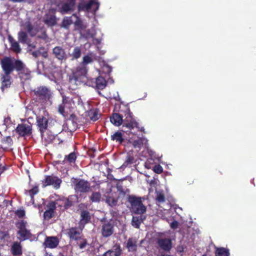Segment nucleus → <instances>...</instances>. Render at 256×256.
Segmentation results:
<instances>
[{
	"label": "nucleus",
	"instance_id": "f257e3e1",
	"mask_svg": "<svg viewBox=\"0 0 256 256\" xmlns=\"http://www.w3.org/2000/svg\"><path fill=\"white\" fill-rule=\"evenodd\" d=\"M0 66L3 74L0 76L1 88L2 90L10 88L12 82L11 76L16 71L20 79L26 80L30 75V72L26 65L20 60L10 56H4L0 60Z\"/></svg>",
	"mask_w": 256,
	"mask_h": 256
},
{
	"label": "nucleus",
	"instance_id": "f03ea898",
	"mask_svg": "<svg viewBox=\"0 0 256 256\" xmlns=\"http://www.w3.org/2000/svg\"><path fill=\"white\" fill-rule=\"evenodd\" d=\"M118 113H114L110 117V122L115 126H118L123 124L124 132H130L134 128H138V123L133 118L128 104H120Z\"/></svg>",
	"mask_w": 256,
	"mask_h": 256
},
{
	"label": "nucleus",
	"instance_id": "7ed1b4c3",
	"mask_svg": "<svg viewBox=\"0 0 256 256\" xmlns=\"http://www.w3.org/2000/svg\"><path fill=\"white\" fill-rule=\"evenodd\" d=\"M128 202L130 204L131 212L135 214H142L146 212V208L142 204V198L136 197L134 195H129Z\"/></svg>",
	"mask_w": 256,
	"mask_h": 256
},
{
	"label": "nucleus",
	"instance_id": "20e7f679",
	"mask_svg": "<svg viewBox=\"0 0 256 256\" xmlns=\"http://www.w3.org/2000/svg\"><path fill=\"white\" fill-rule=\"evenodd\" d=\"M43 114H38L36 116V126L40 133L46 132L48 128L49 124L53 121L52 119L49 118L48 113L43 110Z\"/></svg>",
	"mask_w": 256,
	"mask_h": 256
},
{
	"label": "nucleus",
	"instance_id": "39448f33",
	"mask_svg": "<svg viewBox=\"0 0 256 256\" xmlns=\"http://www.w3.org/2000/svg\"><path fill=\"white\" fill-rule=\"evenodd\" d=\"M33 92L36 98L43 102L49 100L52 97L50 90L46 86H38Z\"/></svg>",
	"mask_w": 256,
	"mask_h": 256
},
{
	"label": "nucleus",
	"instance_id": "423d86ee",
	"mask_svg": "<svg viewBox=\"0 0 256 256\" xmlns=\"http://www.w3.org/2000/svg\"><path fill=\"white\" fill-rule=\"evenodd\" d=\"M72 182L74 185V189L77 193H85L90 190V184L84 179L73 178Z\"/></svg>",
	"mask_w": 256,
	"mask_h": 256
},
{
	"label": "nucleus",
	"instance_id": "0eeeda50",
	"mask_svg": "<svg viewBox=\"0 0 256 256\" xmlns=\"http://www.w3.org/2000/svg\"><path fill=\"white\" fill-rule=\"evenodd\" d=\"M32 125L30 122L24 120L23 123L18 125L16 132L20 136H28L32 134Z\"/></svg>",
	"mask_w": 256,
	"mask_h": 256
},
{
	"label": "nucleus",
	"instance_id": "6e6552de",
	"mask_svg": "<svg viewBox=\"0 0 256 256\" xmlns=\"http://www.w3.org/2000/svg\"><path fill=\"white\" fill-rule=\"evenodd\" d=\"M52 53L54 57L62 63L65 62L68 58V54L66 50L61 46H56L54 48Z\"/></svg>",
	"mask_w": 256,
	"mask_h": 256
},
{
	"label": "nucleus",
	"instance_id": "1a4fd4ad",
	"mask_svg": "<svg viewBox=\"0 0 256 256\" xmlns=\"http://www.w3.org/2000/svg\"><path fill=\"white\" fill-rule=\"evenodd\" d=\"M62 182L61 179L58 176H46L45 179L42 181V187L52 185L55 188L58 189L60 188Z\"/></svg>",
	"mask_w": 256,
	"mask_h": 256
},
{
	"label": "nucleus",
	"instance_id": "9d476101",
	"mask_svg": "<svg viewBox=\"0 0 256 256\" xmlns=\"http://www.w3.org/2000/svg\"><path fill=\"white\" fill-rule=\"evenodd\" d=\"M41 137L44 141L47 144L54 143V144H60L63 142L62 140L60 141L58 136H54L48 132H44V133H40Z\"/></svg>",
	"mask_w": 256,
	"mask_h": 256
},
{
	"label": "nucleus",
	"instance_id": "9b49d317",
	"mask_svg": "<svg viewBox=\"0 0 256 256\" xmlns=\"http://www.w3.org/2000/svg\"><path fill=\"white\" fill-rule=\"evenodd\" d=\"M156 244L158 248L165 252H169L172 248V241L168 238H158L156 240Z\"/></svg>",
	"mask_w": 256,
	"mask_h": 256
},
{
	"label": "nucleus",
	"instance_id": "f8f14e48",
	"mask_svg": "<svg viewBox=\"0 0 256 256\" xmlns=\"http://www.w3.org/2000/svg\"><path fill=\"white\" fill-rule=\"evenodd\" d=\"M114 232V226L110 222L103 224L102 228V235L104 238L110 236Z\"/></svg>",
	"mask_w": 256,
	"mask_h": 256
},
{
	"label": "nucleus",
	"instance_id": "ddd939ff",
	"mask_svg": "<svg viewBox=\"0 0 256 256\" xmlns=\"http://www.w3.org/2000/svg\"><path fill=\"white\" fill-rule=\"evenodd\" d=\"M138 240L135 237L129 238L125 243L126 248L128 252H136L138 250Z\"/></svg>",
	"mask_w": 256,
	"mask_h": 256
},
{
	"label": "nucleus",
	"instance_id": "4468645a",
	"mask_svg": "<svg viewBox=\"0 0 256 256\" xmlns=\"http://www.w3.org/2000/svg\"><path fill=\"white\" fill-rule=\"evenodd\" d=\"M67 235L70 240H78L81 238L82 229L77 227H72L67 230Z\"/></svg>",
	"mask_w": 256,
	"mask_h": 256
},
{
	"label": "nucleus",
	"instance_id": "2eb2a0df",
	"mask_svg": "<svg viewBox=\"0 0 256 256\" xmlns=\"http://www.w3.org/2000/svg\"><path fill=\"white\" fill-rule=\"evenodd\" d=\"M99 3L96 0H90L88 2H80L78 4V11H88L93 5L96 6V10H98Z\"/></svg>",
	"mask_w": 256,
	"mask_h": 256
},
{
	"label": "nucleus",
	"instance_id": "dca6fc26",
	"mask_svg": "<svg viewBox=\"0 0 256 256\" xmlns=\"http://www.w3.org/2000/svg\"><path fill=\"white\" fill-rule=\"evenodd\" d=\"M59 240L56 236H46L43 244L45 248H54L58 245Z\"/></svg>",
	"mask_w": 256,
	"mask_h": 256
},
{
	"label": "nucleus",
	"instance_id": "f3484780",
	"mask_svg": "<svg viewBox=\"0 0 256 256\" xmlns=\"http://www.w3.org/2000/svg\"><path fill=\"white\" fill-rule=\"evenodd\" d=\"M72 196H70L68 198H64L56 200L57 206L60 208L63 207L64 210L68 209L74 206V202L72 200Z\"/></svg>",
	"mask_w": 256,
	"mask_h": 256
},
{
	"label": "nucleus",
	"instance_id": "a211bd4d",
	"mask_svg": "<svg viewBox=\"0 0 256 256\" xmlns=\"http://www.w3.org/2000/svg\"><path fill=\"white\" fill-rule=\"evenodd\" d=\"M18 228L19 230L18 232V234L22 238V240L28 238L30 235V232L26 228L24 221H22L20 224Z\"/></svg>",
	"mask_w": 256,
	"mask_h": 256
},
{
	"label": "nucleus",
	"instance_id": "6ab92c4d",
	"mask_svg": "<svg viewBox=\"0 0 256 256\" xmlns=\"http://www.w3.org/2000/svg\"><path fill=\"white\" fill-rule=\"evenodd\" d=\"M122 249L120 245H116L110 250L105 252L102 256H120Z\"/></svg>",
	"mask_w": 256,
	"mask_h": 256
},
{
	"label": "nucleus",
	"instance_id": "aec40b11",
	"mask_svg": "<svg viewBox=\"0 0 256 256\" xmlns=\"http://www.w3.org/2000/svg\"><path fill=\"white\" fill-rule=\"evenodd\" d=\"M80 217V225H84L90 222L91 218L90 212L86 210H83L81 211Z\"/></svg>",
	"mask_w": 256,
	"mask_h": 256
},
{
	"label": "nucleus",
	"instance_id": "412c9836",
	"mask_svg": "<svg viewBox=\"0 0 256 256\" xmlns=\"http://www.w3.org/2000/svg\"><path fill=\"white\" fill-rule=\"evenodd\" d=\"M11 252L14 256L22 255V250L20 243L18 242H14L11 248Z\"/></svg>",
	"mask_w": 256,
	"mask_h": 256
},
{
	"label": "nucleus",
	"instance_id": "4be33fe9",
	"mask_svg": "<svg viewBox=\"0 0 256 256\" xmlns=\"http://www.w3.org/2000/svg\"><path fill=\"white\" fill-rule=\"evenodd\" d=\"M44 22L48 26H53L56 24V18L54 14H46Z\"/></svg>",
	"mask_w": 256,
	"mask_h": 256
},
{
	"label": "nucleus",
	"instance_id": "5701e85b",
	"mask_svg": "<svg viewBox=\"0 0 256 256\" xmlns=\"http://www.w3.org/2000/svg\"><path fill=\"white\" fill-rule=\"evenodd\" d=\"M88 116L91 120L96 121L100 117V110L98 108H92L88 112Z\"/></svg>",
	"mask_w": 256,
	"mask_h": 256
},
{
	"label": "nucleus",
	"instance_id": "b1692460",
	"mask_svg": "<svg viewBox=\"0 0 256 256\" xmlns=\"http://www.w3.org/2000/svg\"><path fill=\"white\" fill-rule=\"evenodd\" d=\"M74 6L68 2H65L62 5L59 12L62 14L68 13L74 10Z\"/></svg>",
	"mask_w": 256,
	"mask_h": 256
},
{
	"label": "nucleus",
	"instance_id": "393cba45",
	"mask_svg": "<svg viewBox=\"0 0 256 256\" xmlns=\"http://www.w3.org/2000/svg\"><path fill=\"white\" fill-rule=\"evenodd\" d=\"M106 82L102 76H98L96 80V87L98 89L103 90L106 86Z\"/></svg>",
	"mask_w": 256,
	"mask_h": 256
},
{
	"label": "nucleus",
	"instance_id": "a878e982",
	"mask_svg": "<svg viewBox=\"0 0 256 256\" xmlns=\"http://www.w3.org/2000/svg\"><path fill=\"white\" fill-rule=\"evenodd\" d=\"M82 56V48L80 46L74 48L72 53L70 54L72 57L71 60H74L80 58Z\"/></svg>",
	"mask_w": 256,
	"mask_h": 256
},
{
	"label": "nucleus",
	"instance_id": "bb28decb",
	"mask_svg": "<svg viewBox=\"0 0 256 256\" xmlns=\"http://www.w3.org/2000/svg\"><path fill=\"white\" fill-rule=\"evenodd\" d=\"M229 250L223 247L216 248L215 250V256H230Z\"/></svg>",
	"mask_w": 256,
	"mask_h": 256
},
{
	"label": "nucleus",
	"instance_id": "cd10ccee",
	"mask_svg": "<svg viewBox=\"0 0 256 256\" xmlns=\"http://www.w3.org/2000/svg\"><path fill=\"white\" fill-rule=\"evenodd\" d=\"M88 72V68L86 66L81 64L78 67L75 73V76H86Z\"/></svg>",
	"mask_w": 256,
	"mask_h": 256
},
{
	"label": "nucleus",
	"instance_id": "c85d7f7f",
	"mask_svg": "<svg viewBox=\"0 0 256 256\" xmlns=\"http://www.w3.org/2000/svg\"><path fill=\"white\" fill-rule=\"evenodd\" d=\"M111 139L113 140H116L120 144H122L124 141L121 132L117 131L111 136Z\"/></svg>",
	"mask_w": 256,
	"mask_h": 256
},
{
	"label": "nucleus",
	"instance_id": "c756f323",
	"mask_svg": "<svg viewBox=\"0 0 256 256\" xmlns=\"http://www.w3.org/2000/svg\"><path fill=\"white\" fill-rule=\"evenodd\" d=\"M142 221V216H133L132 218V225L136 228H138Z\"/></svg>",
	"mask_w": 256,
	"mask_h": 256
},
{
	"label": "nucleus",
	"instance_id": "7c9ffc66",
	"mask_svg": "<svg viewBox=\"0 0 256 256\" xmlns=\"http://www.w3.org/2000/svg\"><path fill=\"white\" fill-rule=\"evenodd\" d=\"M146 139L144 138H139L138 139L134 140L132 142V144L134 148H141L144 144V142Z\"/></svg>",
	"mask_w": 256,
	"mask_h": 256
},
{
	"label": "nucleus",
	"instance_id": "2f4dec72",
	"mask_svg": "<svg viewBox=\"0 0 256 256\" xmlns=\"http://www.w3.org/2000/svg\"><path fill=\"white\" fill-rule=\"evenodd\" d=\"M28 34L26 32L24 31H20L18 34V41L22 43L25 44L26 42L28 40Z\"/></svg>",
	"mask_w": 256,
	"mask_h": 256
},
{
	"label": "nucleus",
	"instance_id": "473e14b6",
	"mask_svg": "<svg viewBox=\"0 0 256 256\" xmlns=\"http://www.w3.org/2000/svg\"><path fill=\"white\" fill-rule=\"evenodd\" d=\"M76 159V154L74 152L70 153L68 155L65 156L64 160L68 161L70 163L75 162Z\"/></svg>",
	"mask_w": 256,
	"mask_h": 256
},
{
	"label": "nucleus",
	"instance_id": "72a5a7b5",
	"mask_svg": "<svg viewBox=\"0 0 256 256\" xmlns=\"http://www.w3.org/2000/svg\"><path fill=\"white\" fill-rule=\"evenodd\" d=\"M38 186H34L32 189L26 190L25 194H28V195L30 196L32 200H34V196L37 194L38 192Z\"/></svg>",
	"mask_w": 256,
	"mask_h": 256
},
{
	"label": "nucleus",
	"instance_id": "f704fd0d",
	"mask_svg": "<svg viewBox=\"0 0 256 256\" xmlns=\"http://www.w3.org/2000/svg\"><path fill=\"white\" fill-rule=\"evenodd\" d=\"M101 198V194L99 192H94L90 196V200L92 202H99Z\"/></svg>",
	"mask_w": 256,
	"mask_h": 256
},
{
	"label": "nucleus",
	"instance_id": "c9c22d12",
	"mask_svg": "<svg viewBox=\"0 0 256 256\" xmlns=\"http://www.w3.org/2000/svg\"><path fill=\"white\" fill-rule=\"evenodd\" d=\"M72 24V17H65L62 22V26L68 28V26Z\"/></svg>",
	"mask_w": 256,
	"mask_h": 256
},
{
	"label": "nucleus",
	"instance_id": "e433bc0d",
	"mask_svg": "<svg viewBox=\"0 0 256 256\" xmlns=\"http://www.w3.org/2000/svg\"><path fill=\"white\" fill-rule=\"evenodd\" d=\"M72 16L76 18V20L74 22V26L79 29L82 28V20L77 16L76 14H74Z\"/></svg>",
	"mask_w": 256,
	"mask_h": 256
},
{
	"label": "nucleus",
	"instance_id": "4c0bfd02",
	"mask_svg": "<svg viewBox=\"0 0 256 256\" xmlns=\"http://www.w3.org/2000/svg\"><path fill=\"white\" fill-rule=\"evenodd\" d=\"M10 42L12 50L16 53L20 52L21 51V48H20V46L18 43L16 41H10Z\"/></svg>",
	"mask_w": 256,
	"mask_h": 256
},
{
	"label": "nucleus",
	"instance_id": "58836bf2",
	"mask_svg": "<svg viewBox=\"0 0 256 256\" xmlns=\"http://www.w3.org/2000/svg\"><path fill=\"white\" fill-rule=\"evenodd\" d=\"M57 206V202L56 201H50L46 205L48 208L47 210L54 212L56 207Z\"/></svg>",
	"mask_w": 256,
	"mask_h": 256
},
{
	"label": "nucleus",
	"instance_id": "ea45409f",
	"mask_svg": "<svg viewBox=\"0 0 256 256\" xmlns=\"http://www.w3.org/2000/svg\"><path fill=\"white\" fill-rule=\"evenodd\" d=\"M134 160V158L133 156L131 155L128 156L122 166L124 167L128 166L129 164H131L133 163Z\"/></svg>",
	"mask_w": 256,
	"mask_h": 256
},
{
	"label": "nucleus",
	"instance_id": "a19ab883",
	"mask_svg": "<svg viewBox=\"0 0 256 256\" xmlns=\"http://www.w3.org/2000/svg\"><path fill=\"white\" fill-rule=\"evenodd\" d=\"M54 212L46 210L44 213V218L46 220H49L54 216Z\"/></svg>",
	"mask_w": 256,
	"mask_h": 256
},
{
	"label": "nucleus",
	"instance_id": "79ce46f5",
	"mask_svg": "<svg viewBox=\"0 0 256 256\" xmlns=\"http://www.w3.org/2000/svg\"><path fill=\"white\" fill-rule=\"evenodd\" d=\"M92 62V58L89 56H84L83 57L82 62V64L86 66V64H90Z\"/></svg>",
	"mask_w": 256,
	"mask_h": 256
},
{
	"label": "nucleus",
	"instance_id": "37998d69",
	"mask_svg": "<svg viewBox=\"0 0 256 256\" xmlns=\"http://www.w3.org/2000/svg\"><path fill=\"white\" fill-rule=\"evenodd\" d=\"M156 200L157 202L160 203H162L165 202V196L162 192H158L157 194Z\"/></svg>",
	"mask_w": 256,
	"mask_h": 256
},
{
	"label": "nucleus",
	"instance_id": "c03bdc74",
	"mask_svg": "<svg viewBox=\"0 0 256 256\" xmlns=\"http://www.w3.org/2000/svg\"><path fill=\"white\" fill-rule=\"evenodd\" d=\"M14 214L19 218H23L26 214L25 210L24 209H20L15 211Z\"/></svg>",
	"mask_w": 256,
	"mask_h": 256
},
{
	"label": "nucleus",
	"instance_id": "a18cd8bd",
	"mask_svg": "<svg viewBox=\"0 0 256 256\" xmlns=\"http://www.w3.org/2000/svg\"><path fill=\"white\" fill-rule=\"evenodd\" d=\"M10 238V234L8 231H0V240H4Z\"/></svg>",
	"mask_w": 256,
	"mask_h": 256
},
{
	"label": "nucleus",
	"instance_id": "49530a36",
	"mask_svg": "<svg viewBox=\"0 0 256 256\" xmlns=\"http://www.w3.org/2000/svg\"><path fill=\"white\" fill-rule=\"evenodd\" d=\"M61 96L62 98V104H69L70 102V98L68 96H67L64 93H60Z\"/></svg>",
	"mask_w": 256,
	"mask_h": 256
},
{
	"label": "nucleus",
	"instance_id": "de8ad7c7",
	"mask_svg": "<svg viewBox=\"0 0 256 256\" xmlns=\"http://www.w3.org/2000/svg\"><path fill=\"white\" fill-rule=\"evenodd\" d=\"M153 170L156 173L158 174H160L163 172V168L160 164L154 166Z\"/></svg>",
	"mask_w": 256,
	"mask_h": 256
},
{
	"label": "nucleus",
	"instance_id": "09e8293b",
	"mask_svg": "<svg viewBox=\"0 0 256 256\" xmlns=\"http://www.w3.org/2000/svg\"><path fill=\"white\" fill-rule=\"evenodd\" d=\"M64 105L62 104H60L58 107V112L61 114L62 115L64 116H65V107Z\"/></svg>",
	"mask_w": 256,
	"mask_h": 256
},
{
	"label": "nucleus",
	"instance_id": "8fccbe9b",
	"mask_svg": "<svg viewBox=\"0 0 256 256\" xmlns=\"http://www.w3.org/2000/svg\"><path fill=\"white\" fill-rule=\"evenodd\" d=\"M107 201L112 206H116L117 204V200L112 198H109L107 199Z\"/></svg>",
	"mask_w": 256,
	"mask_h": 256
},
{
	"label": "nucleus",
	"instance_id": "3c124183",
	"mask_svg": "<svg viewBox=\"0 0 256 256\" xmlns=\"http://www.w3.org/2000/svg\"><path fill=\"white\" fill-rule=\"evenodd\" d=\"M3 142H5L8 145H11L12 143V140L10 136H7L3 140Z\"/></svg>",
	"mask_w": 256,
	"mask_h": 256
},
{
	"label": "nucleus",
	"instance_id": "603ef678",
	"mask_svg": "<svg viewBox=\"0 0 256 256\" xmlns=\"http://www.w3.org/2000/svg\"><path fill=\"white\" fill-rule=\"evenodd\" d=\"M88 245L87 240L86 239H84L82 242L80 244L78 245L79 248L80 249L84 248Z\"/></svg>",
	"mask_w": 256,
	"mask_h": 256
},
{
	"label": "nucleus",
	"instance_id": "864d4df0",
	"mask_svg": "<svg viewBox=\"0 0 256 256\" xmlns=\"http://www.w3.org/2000/svg\"><path fill=\"white\" fill-rule=\"evenodd\" d=\"M178 222L176 220H174L171 224H170V228L172 229H176L178 228Z\"/></svg>",
	"mask_w": 256,
	"mask_h": 256
},
{
	"label": "nucleus",
	"instance_id": "5fc2aeb1",
	"mask_svg": "<svg viewBox=\"0 0 256 256\" xmlns=\"http://www.w3.org/2000/svg\"><path fill=\"white\" fill-rule=\"evenodd\" d=\"M38 38L46 40L48 38V36L46 32H44L41 35L38 36Z\"/></svg>",
	"mask_w": 256,
	"mask_h": 256
},
{
	"label": "nucleus",
	"instance_id": "6e6d98bb",
	"mask_svg": "<svg viewBox=\"0 0 256 256\" xmlns=\"http://www.w3.org/2000/svg\"><path fill=\"white\" fill-rule=\"evenodd\" d=\"M40 54H41V52H40V50H37V51L33 52L32 53V54L34 58H38V56H40Z\"/></svg>",
	"mask_w": 256,
	"mask_h": 256
},
{
	"label": "nucleus",
	"instance_id": "4d7b16f0",
	"mask_svg": "<svg viewBox=\"0 0 256 256\" xmlns=\"http://www.w3.org/2000/svg\"><path fill=\"white\" fill-rule=\"evenodd\" d=\"M40 54L44 58H47L48 56V53L46 50L41 52Z\"/></svg>",
	"mask_w": 256,
	"mask_h": 256
},
{
	"label": "nucleus",
	"instance_id": "13d9d810",
	"mask_svg": "<svg viewBox=\"0 0 256 256\" xmlns=\"http://www.w3.org/2000/svg\"><path fill=\"white\" fill-rule=\"evenodd\" d=\"M68 3L72 4V5L75 6L76 4V0H68Z\"/></svg>",
	"mask_w": 256,
	"mask_h": 256
},
{
	"label": "nucleus",
	"instance_id": "bf43d9fd",
	"mask_svg": "<svg viewBox=\"0 0 256 256\" xmlns=\"http://www.w3.org/2000/svg\"><path fill=\"white\" fill-rule=\"evenodd\" d=\"M13 2H24V0H9Z\"/></svg>",
	"mask_w": 256,
	"mask_h": 256
},
{
	"label": "nucleus",
	"instance_id": "052dcab7",
	"mask_svg": "<svg viewBox=\"0 0 256 256\" xmlns=\"http://www.w3.org/2000/svg\"><path fill=\"white\" fill-rule=\"evenodd\" d=\"M4 170L5 169H4V167L2 166V164L0 163V175L4 171Z\"/></svg>",
	"mask_w": 256,
	"mask_h": 256
},
{
	"label": "nucleus",
	"instance_id": "680f3d73",
	"mask_svg": "<svg viewBox=\"0 0 256 256\" xmlns=\"http://www.w3.org/2000/svg\"><path fill=\"white\" fill-rule=\"evenodd\" d=\"M161 256H172L169 255V254H162Z\"/></svg>",
	"mask_w": 256,
	"mask_h": 256
},
{
	"label": "nucleus",
	"instance_id": "e2e57ef3",
	"mask_svg": "<svg viewBox=\"0 0 256 256\" xmlns=\"http://www.w3.org/2000/svg\"><path fill=\"white\" fill-rule=\"evenodd\" d=\"M30 29H31L30 26H29V27H28V30H29V31H30Z\"/></svg>",
	"mask_w": 256,
	"mask_h": 256
},
{
	"label": "nucleus",
	"instance_id": "0e129e2a",
	"mask_svg": "<svg viewBox=\"0 0 256 256\" xmlns=\"http://www.w3.org/2000/svg\"><path fill=\"white\" fill-rule=\"evenodd\" d=\"M202 256H206V254H204L203 255H202Z\"/></svg>",
	"mask_w": 256,
	"mask_h": 256
}]
</instances>
